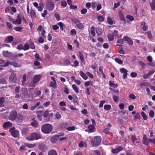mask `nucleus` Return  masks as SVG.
I'll return each instance as SVG.
<instances>
[{
  "label": "nucleus",
  "instance_id": "nucleus-1",
  "mask_svg": "<svg viewBox=\"0 0 155 155\" xmlns=\"http://www.w3.org/2000/svg\"><path fill=\"white\" fill-rule=\"evenodd\" d=\"M41 130L45 134H49L51 132L53 127L51 124H44L41 127Z\"/></svg>",
  "mask_w": 155,
  "mask_h": 155
},
{
  "label": "nucleus",
  "instance_id": "nucleus-2",
  "mask_svg": "<svg viewBox=\"0 0 155 155\" xmlns=\"http://www.w3.org/2000/svg\"><path fill=\"white\" fill-rule=\"evenodd\" d=\"M101 137L99 136H95L91 140V144L93 147L98 146L101 143Z\"/></svg>",
  "mask_w": 155,
  "mask_h": 155
},
{
  "label": "nucleus",
  "instance_id": "nucleus-3",
  "mask_svg": "<svg viewBox=\"0 0 155 155\" xmlns=\"http://www.w3.org/2000/svg\"><path fill=\"white\" fill-rule=\"evenodd\" d=\"M17 116V112L14 110L12 111L10 113L9 119V120L13 121L15 120Z\"/></svg>",
  "mask_w": 155,
  "mask_h": 155
},
{
  "label": "nucleus",
  "instance_id": "nucleus-4",
  "mask_svg": "<svg viewBox=\"0 0 155 155\" xmlns=\"http://www.w3.org/2000/svg\"><path fill=\"white\" fill-rule=\"evenodd\" d=\"M9 132L11 133V135L14 137H19V131L15 129V127H13L9 130Z\"/></svg>",
  "mask_w": 155,
  "mask_h": 155
},
{
  "label": "nucleus",
  "instance_id": "nucleus-5",
  "mask_svg": "<svg viewBox=\"0 0 155 155\" xmlns=\"http://www.w3.org/2000/svg\"><path fill=\"white\" fill-rule=\"evenodd\" d=\"M46 8L49 11H52L54 7V4L50 0H47L46 3Z\"/></svg>",
  "mask_w": 155,
  "mask_h": 155
},
{
  "label": "nucleus",
  "instance_id": "nucleus-6",
  "mask_svg": "<svg viewBox=\"0 0 155 155\" xmlns=\"http://www.w3.org/2000/svg\"><path fill=\"white\" fill-rule=\"evenodd\" d=\"M17 77L16 74L14 73H12L9 76V81L11 83H16Z\"/></svg>",
  "mask_w": 155,
  "mask_h": 155
},
{
  "label": "nucleus",
  "instance_id": "nucleus-7",
  "mask_svg": "<svg viewBox=\"0 0 155 155\" xmlns=\"http://www.w3.org/2000/svg\"><path fill=\"white\" fill-rule=\"evenodd\" d=\"M17 118L16 121L18 124L21 123L24 120L23 116L21 114H18Z\"/></svg>",
  "mask_w": 155,
  "mask_h": 155
},
{
  "label": "nucleus",
  "instance_id": "nucleus-8",
  "mask_svg": "<svg viewBox=\"0 0 155 155\" xmlns=\"http://www.w3.org/2000/svg\"><path fill=\"white\" fill-rule=\"evenodd\" d=\"M120 70L121 73L123 74V78L124 79L126 78H127V70L124 68H122L120 69Z\"/></svg>",
  "mask_w": 155,
  "mask_h": 155
},
{
  "label": "nucleus",
  "instance_id": "nucleus-9",
  "mask_svg": "<svg viewBox=\"0 0 155 155\" xmlns=\"http://www.w3.org/2000/svg\"><path fill=\"white\" fill-rule=\"evenodd\" d=\"M53 116V114L52 113L50 114L48 111H45L43 114V117L45 118L46 119V120H49L50 117H52Z\"/></svg>",
  "mask_w": 155,
  "mask_h": 155
},
{
  "label": "nucleus",
  "instance_id": "nucleus-10",
  "mask_svg": "<svg viewBox=\"0 0 155 155\" xmlns=\"http://www.w3.org/2000/svg\"><path fill=\"white\" fill-rule=\"evenodd\" d=\"M21 22V18L20 14H18L17 16V18L15 21H13V24L17 23L18 25L20 24Z\"/></svg>",
  "mask_w": 155,
  "mask_h": 155
},
{
  "label": "nucleus",
  "instance_id": "nucleus-11",
  "mask_svg": "<svg viewBox=\"0 0 155 155\" xmlns=\"http://www.w3.org/2000/svg\"><path fill=\"white\" fill-rule=\"evenodd\" d=\"M123 149V147L121 146H118L115 149H112V152L113 153H116L119 151H121Z\"/></svg>",
  "mask_w": 155,
  "mask_h": 155
},
{
  "label": "nucleus",
  "instance_id": "nucleus-12",
  "mask_svg": "<svg viewBox=\"0 0 155 155\" xmlns=\"http://www.w3.org/2000/svg\"><path fill=\"white\" fill-rule=\"evenodd\" d=\"M13 38H14L12 36H9L5 38L4 41L7 43H10L13 40Z\"/></svg>",
  "mask_w": 155,
  "mask_h": 155
},
{
  "label": "nucleus",
  "instance_id": "nucleus-13",
  "mask_svg": "<svg viewBox=\"0 0 155 155\" xmlns=\"http://www.w3.org/2000/svg\"><path fill=\"white\" fill-rule=\"evenodd\" d=\"M32 122H31V126L34 127H36L38 126V123L36 120H35V118H33L32 119Z\"/></svg>",
  "mask_w": 155,
  "mask_h": 155
},
{
  "label": "nucleus",
  "instance_id": "nucleus-14",
  "mask_svg": "<svg viewBox=\"0 0 155 155\" xmlns=\"http://www.w3.org/2000/svg\"><path fill=\"white\" fill-rule=\"evenodd\" d=\"M21 95H23L24 96H26L28 94V92L27 89L25 88H22L21 89Z\"/></svg>",
  "mask_w": 155,
  "mask_h": 155
},
{
  "label": "nucleus",
  "instance_id": "nucleus-15",
  "mask_svg": "<svg viewBox=\"0 0 155 155\" xmlns=\"http://www.w3.org/2000/svg\"><path fill=\"white\" fill-rule=\"evenodd\" d=\"M41 76L40 75H35L34 76L33 82L36 83L38 82Z\"/></svg>",
  "mask_w": 155,
  "mask_h": 155
},
{
  "label": "nucleus",
  "instance_id": "nucleus-16",
  "mask_svg": "<svg viewBox=\"0 0 155 155\" xmlns=\"http://www.w3.org/2000/svg\"><path fill=\"white\" fill-rule=\"evenodd\" d=\"M12 126V124L11 122L8 121L5 122L3 124L4 128H7L9 127H11Z\"/></svg>",
  "mask_w": 155,
  "mask_h": 155
},
{
  "label": "nucleus",
  "instance_id": "nucleus-17",
  "mask_svg": "<svg viewBox=\"0 0 155 155\" xmlns=\"http://www.w3.org/2000/svg\"><path fill=\"white\" fill-rule=\"evenodd\" d=\"M11 54L12 53L11 52L8 51H3V54L5 57H9L11 56Z\"/></svg>",
  "mask_w": 155,
  "mask_h": 155
},
{
  "label": "nucleus",
  "instance_id": "nucleus-18",
  "mask_svg": "<svg viewBox=\"0 0 155 155\" xmlns=\"http://www.w3.org/2000/svg\"><path fill=\"white\" fill-rule=\"evenodd\" d=\"M143 143L146 145H147L149 144V142L147 140V137L145 135H144L143 138Z\"/></svg>",
  "mask_w": 155,
  "mask_h": 155
},
{
  "label": "nucleus",
  "instance_id": "nucleus-19",
  "mask_svg": "<svg viewBox=\"0 0 155 155\" xmlns=\"http://www.w3.org/2000/svg\"><path fill=\"white\" fill-rule=\"evenodd\" d=\"M89 129L88 132L91 133L95 131V128L94 126L92 125H89L88 127Z\"/></svg>",
  "mask_w": 155,
  "mask_h": 155
},
{
  "label": "nucleus",
  "instance_id": "nucleus-20",
  "mask_svg": "<svg viewBox=\"0 0 155 155\" xmlns=\"http://www.w3.org/2000/svg\"><path fill=\"white\" fill-rule=\"evenodd\" d=\"M119 14L120 18L121 21H124V22H125L126 21L125 20V18L122 12L120 11H119Z\"/></svg>",
  "mask_w": 155,
  "mask_h": 155
},
{
  "label": "nucleus",
  "instance_id": "nucleus-21",
  "mask_svg": "<svg viewBox=\"0 0 155 155\" xmlns=\"http://www.w3.org/2000/svg\"><path fill=\"white\" fill-rule=\"evenodd\" d=\"M32 134L34 140H37L41 138L40 135L36 133H33Z\"/></svg>",
  "mask_w": 155,
  "mask_h": 155
},
{
  "label": "nucleus",
  "instance_id": "nucleus-22",
  "mask_svg": "<svg viewBox=\"0 0 155 155\" xmlns=\"http://www.w3.org/2000/svg\"><path fill=\"white\" fill-rule=\"evenodd\" d=\"M58 135H55L51 137V140L52 143H55L58 140Z\"/></svg>",
  "mask_w": 155,
  "mask_h": 155
},
{
  "label": "nucleus",
  "instance_id": "nucleus-23",
  "mask_svg": "<svg viewBox=\"0 0 155 155\" xmlns=\"http://www.w3.org/2000/svg\"><path fill=\"white\" fill-rule=\"evenodd\" d=\"M150 7L152 10H155V0H152V2L150 3Z\"/></svg>",
  "mask_w": 155,
  "mask_h": 155
},
{
  "label": "nucleus",
  "instance_id": "nucleus-24",
  "mask_svg": "<svg viewBox=\"0 0 155 155\" xmlns=\"http://www.w3.org/2000/svg\"><path fill=\"white\" fill-rule=\"evenodd\" d=\"M71 20L75 23L77 26L79 23L81 22V21L75 18H71Z\"/></svg>",
  "mask_w": 155,
  "mask_h": 155
},
{
  "label": "nucleus",
  "instance_id": "nucleus-25",
  "mask_svg": "<svg viewBox=\"0 0 155 155\" xmlns=\"http://www.w3.org/2000/svg\"><path fill=\"white\" fill-rule=\"evenodd\" d=\"M48 155H58L56 151L54 150H51L48 152Z\"/></svg>",
  "mask_w": 155,
  "mask_h": 155
},
{
  "label": "nucleus",
  "instance_id": "nucleus-26",
  "mask_svg": "<svg viewBox=\"0 0 155 155\" xmlns=\"http://www.w3.org/2000/svg\"><path fill=\"white\" fill-rule=\"evenodd\" d=\"M80 74L81 76L84 80H86L87 78V76L83 71H80Z\"/></svg>",
  "mask_w": 155,
  "mask_h": 155
},
{
  "label": "nucleus",
  "instance_id": "nucleus-27",
  "mask_svg": "<svg viewBox=\"0 0 155 155\" xmlns=\"http://www.w3.org/2000/svg\"><path fill=\"white\" fill-rule=\"evenodd\" d=\"M68 125V124L66 123H62L60 125V127L61 128L64 129L67 127Z\"/></svg>",
  "mask_w": 155,
  "mask_h": 155
},
{
  "label": "nucleus",
  "instance_id": "nucleus-28",
  "mask_svg": "<svg viewBox=\"0 0 155 155\" xmlns=\"http://www.w3.org/2000/svg\"><path fill=\"white\" fill-rule=\"evenodd\" d=\"M150 84L148 82H142L140 84V86L142 87L148 86Z\"/></svg>",
  "mask_w": 155,
  "mask_h": 155
},
{
  "label": "nucleus",
  "instance_id": "nucleus-29",
  "mask_svg": "<svg viewBox=\"0 0 155 155\" xmlns=\"http://www.w3.org/2000/svg\"><path fill=\"white\" fill-rule=\"evenodd\" d=\"M109 85L111 87L114 88L117 87V84H114V81H109Z\"/></svg>",
  "mask_w": 155,
  "mask_h": 155
},
{
  "label": "nucleus",
  "instance_id": "nucleus-30",
  "mask_svg": "<svg viewBox=\"0 0 155 155\" xmlns=\"http://www.w3.org/2000/svg\"><path fill=\"white\" fill-rule=\"evenodd\" d=\"M26 139L27 140L30 141H33L34 140V139H33V136L32 134V133L30 135L28 136L26 138Z\"/></svg>",
  "mask_w": 155,
  "mask_h": 155
},
{
  "label": "nucleus",
  "instance_id": "nucleus-31",
  "mask_svg": "<svg viewBox=\"0 0 155 155\" xmlns=\"http://www.w3.org/2000/svg\"><path fill=\"white\" fill-rule=\"evenodd\" d=\"M5 101V98L4 97H1L0 98V107L4 106V103Z\"/></svg>",
  "mask_w": 155,
  "mask_h": 155
},
{
  "label": "nucleus",
  "instance_id": "nucleus-32",
  "mask_svg": "<svg viewBox=\"0 0 155 155\" xmlns=\"http://www.w3.org/2000/svg\"><path fill=\"white\" fill-rule=\"evenodd\" d=\"M114 36L113 35H112L110 34H108L107 35V38L108 40L110 41H112L114 39Z\"/></svg>",
  "mask_w": 155,
  "mask_h": 155
},
{
  "label": "nucleus",
  "instance_id": "nucleus-33",
  "mask_svg": "<svg viewBox=\"0 0 155 155\" xmlns=\"http://www.w3.org/2000/svg\"><path fill=\"white\" fill-rule=\"evenodd\" d=\"M30 13H31V15L32 18H35V17H36L35 13L33 10L31 9Z\"/></svg>",
  "mask_w": 155,
  "mask_h": 155
},
{
  "label": "nucleus",
  "instance_id": "nucleus-34",
  "mask_svg": "<svg viewBox=\"0 0 155 155\" xmlns=\"http://www.w3.org/2000/svg\"><path fill=\"white\" fill-rule=\"evenodd\" d=\"M36 114L38 117L42 116L43 114V111L41 110H38L36 111Z\"/></svg>",
  "mask_w": 155,
  "mask_h": 155
},
{
  "label": "nucleus",
  "instance_id": "nucleus-35",
  "mask_svg": "<svg viewBox=\"0 0 155 155\" xmlns=\"http://www.w3.org/2000/svg\"><path fill=\"white\" fill-rule=\"evenodd\" d=\"M25 145L26 147L29 148H32L35 146V144H29L27 143H25Z\"/></svg>",
  "mask_w": 155,
  "mask_h": 155
},
{
  "label": "nucleus",
  "instance_id": "nucleus-36",
  "mask_svg": "<svg viewBox=\"0 0 155 155\" xmlns=\"http://www.w3.org/2000/svg\"><path fill=\"white\" fill-rule=\"evenodd\" d=\"M79 56L81 61L83 62L84 61V57L82 53L80 51H79Z\"/></svg>",
  "mask_w": 155,
  "mask_h": 155
},
{
  "label": "nucleus",
  "instance_id": "nucleus-37",
  "mask_svg": "<svg viewBox=\"0 0 155 155\" xmlns=\"http://www.w3.org/2000/svg\"><path fill=\"white\" fill-rule=\"evenodd\" d=\"M96 33L97 35L100 36L102 34V32L101 28H98L96 31Z\"/></svg>",
  "mask_w": 155,
  "mask_h": 155
},
{
  "label": "nucleus",
  "instance_id": "nucleus-38",
  "mask_svg": "<svg viewBox=\"0 0 155 155\" xmlns=\"http://www.w3.org/2000/svg\"><path fill=\"white\" fill-rule=\"evenodd\" d=\"M72 87L73 90L76 93H79L78 89L75 84H73L72 85Z\"/></svg>",
  "mask_w": 155,
  "mask_h": 155
},
{
  "label": "nucleus",
  "instance_id": "nucleus-39",
  "mask_svg": "<svg viewBox=\"0 0 155 155\" xmlns=\"http://www.w3.org/2000/svg\"><path fill=\"white\" fill-rule=\"evenodd\" d=\"M22 78L23 80L22 81V84L23 85L25 83L26 81V74H24L23 75Z\"/></svg>",
  "mask_w": 155,
  "mask_h": 155
},
{
  "label": "nucleus",
  "instance_id": "nucleus-40",
  "mask_svg": "<svg viewBox=\"0 0 155 155\" xmlns=\"http://www.w3.org/2000/svg\"><path fill=\"white\" fill-rule=\"evenodd\" d=\"M141 114L144 120H145L147 119V116L145 114V113L144 112H141Z\"/></svg>",
  "mask_w": 155,
  "mask_h": 155
},
{
  "label": "nucleus",
  "instance_id": "nucleus-41",
  "mask_svg": "<svg viewBox=\"0 0 155 155\" xmlns=\"http://www.w3.org/2000/svg\"><path fill=\"white\" fill-rule=\"evenodd\" d=\"M18 57V56L17 54H13L12 56L11 59L12 60L15 61Z\"/></svg>",
  "mask_w": 155,
  "mask_h": 155
},
{
  "label": "nucleus",
  "instance_id": "nucleus-42",
  "mask_svg": "<svg viewBox=\"0 0 155 155\" xmlns=\"http://www.w3.org/2000/svg\"><path fill=\"white\" fill-rule=\"evenodd\" d=\"M111 108V106L110 105H105L104 106V109L106 110H110Z\"/></svg>",
  "mask_w": 155,
  "mask_h": 155
},
{
  "label": "nucleus",
  "instance_id": "nucleus-43",
  "mask_svg": "<svg viewBox=\"0 0 155 155\" xmlns=\"http://www.w3.org/2000/svg\"><path fill=\"white\" fill-rule=\"evenodd\" d=\"M115 61L119 64H123V62L121 59L118 58L115 59Z\"/></svg>",
  "mask_w": 155,
  "mask_h": 155
},
{
  "label": "nucleus",
  "instance_id": "nucleus-44",
  "mask_svg": "<svg viewBox=\"0 0 155 155\" xmlns=\"http://www.w3.org/2000/svg\"><path fill=\"white\" fill-rule=\"evenodd\" d=\"M21 131L22 134H25L28 131V129L27 128H25L22 129Z\"/></svg>",
  "mask_w": 155,
  "mask_h": 155
},
{
  "label": "nucleus",
  "instance_id": "nucleus-45",
  "mask_svg": "<svg viewBox=\"0 0 155 155\" xmlns=\"http://www.w3.org/2000/svg\"><path fill=\"white\" fill-rule=\"evenodd\" d=\"M107 21L109 24L112 25L113 24V21L110 17H108L107 18Z\"/></svg>",
  "mask_w": 155,
  "mask_h": 155
},
{
  "label": "nucleus",
  "instance_id": "nucleus-46",
  "mask_svg": "<svg viewBox=\"0 0 155 155\" xmlns=\"http://www.w3.org/2000/svg\"><path fill=\"white\" fill-rule=\"evenodd\" d=\"M74 101V103L76 104L77 105H78V100L77 96H75L73 98Z\"/></svg>",
  "mask_w": 155,
  "mask_h": 155
},
{
  "label": "nucleus",
  "instance_id": "nucleus-47",
  "mask_svg": "<svg viewBox=\"0 0 155 155\" xmlns=\"http://www.w3.org/2000/svg\"><path fill=\"white\" fill-rule=\"evenodd\" d=\"M6 83V81L4 78H2L0 79V84H4Z\"/></svg>",
  "mask_w": 155,
  "mask_h": 155
},
{
  "label": "nucleus",
  "instance_id": "nucleus-48",
  "mask_svg": "<svg viewBox=\"0 0 155 155\" xmlns=\"http://www.w3.org/2000/svg\"><path fill=\"white\" fill-rule=\"evenodd\" d=\"M77 27L78 28L80 29H82L84 28V25L81 22L79 23Z\"/></svg>",
  "mask_w": 155,
  "mask_h": 155
},
{
  "label": "nucleus",
  "instance_id": "nucleus-49",
  "mask_svg": "<svg viewBox=\"0 0 155 155\" xmlns=\"http://www.w3.org/2000/svg\"><path fill=\"white\" fill-rule=\"evenodd\" d=\"M119 53L120 54H124L125 53L124 51L123 50L122 47H119Z\"/></svg>",
  "mask_w": 155,
  "mask_h": 155
},
{
  "label": "nucleus",
  "instance_id": "nucleus-50",
  "mask_svg": "<svg viewBox=\"0 0 155 155\" xmlns=\"http://www.w3.org/2000/svg\"><path fill=\"white\" fill-rule=\"evenodd\" d=\"M113 98L115 102H117L118 101L119 98L117 96L114 95L113 96Z\"/></svg>",
  "mask_w": 155,
  "mask_h": 155
},
{
  "label": "nucleus",
  "instance_id": "nucleus-51",
  "mask_svg": "<svg viewBox=\"0 0 155 155\" xmlns=\"http://www.w3.org/2000/svg\"><path fill=\"white\" fill-rule=\"evenodd\" d=\"M17 48L19 50H24V46L21 44H20L17 46Z\"/></svg>",
  "mask_w": 155,
  "mask_h": 155
},
{
  "label": "nucleus",
  "instance_id": "nucleus-52",
  "mask_svg": "<svg viewBox=\"0 0 155 155\" xmlns=\"http://www.w3.org/2000/svg\"><path fill=\"white\" fill-rule=\"evenodd\" d=\"M22 28L21 27H17L15 28V30L18 31H21Z\"/></svg>",
  "mask_w": 155,
  "mask_h": 155
},
{
  "label": "nucleus",
  "instance_id": "nucleus-53",
  "mask_svg": "<svg viewBox=\"0 0 155 155\" xmlns=\"http://www.w3.org/2000/svg\"><path fill=\"white\" fill-rule=\"evenodd\" d=\"M55 117L57 119H59L61 117V114L57 112L55 114Z\"/></svg>",
  "mask_w": 155,
  "mask_h": 155
},
{
  "label": "nucleus",
  "instance_id": "nucleus-54",
  "mask_svg": "<svg viewBox=\"0 0 155 155\" xmlns=\"http://www.w3.org/2000/svg\"><path fill=\"white\" fill-rule=\"evenodd\" d=\"M29 48V46L28 44L27 43L25 44L24 46V50H28Z\"/></svg>",
  "mask_w": 155,
  "mask_h": 155
},
{
  "label": "nucleus",
  "instance_id": "nucleus-55",
  "mask_svg": "<svg viewBox=\"0 0 155 155\" xmlns=\"http://www.w3.org/2000/svg\"><path fill=\"white\" fill-rule=\"evenodd\" d=\"M67 130L68 131L74 130H75V128L73 126L68 127H67Z\"/></svg>",
  "mask_w": 155,
  "mask_h": 155
},
{
  "label": "nucleus",
  "instance_id": "nucleus-56",
  "mask_svg": "<svg viewBox=\"0 0 155 155\" xmlns=\"http://www.w3.org/2000/svg\"><path fill=\"white\" fill-rule=\"evenodd\" d=\"M127 18L130 20V21H132L134 20V18L133 16L130 15H127Z\"/></svg>",
  "mask_w": 155,
  "mask_h": 155
},
{
  "label": "nucleus",
  "instance_id": "nucleus-57",
  "mask_svg": "<svg viewBox=\"0 0 155 155\" xmlns=\"http://www.w3.org/2000/svg\"><path fill=\"white\" fill-rule=\"evenodd\" d=\"M98 20L100 22H102L104 20V17L102 16H99L98 17Z\"/></svg>",
  "mask_w": 155,
  "mask_h": 155
},
{
  "label": "nucleus",
  "instance_id": "nucleus-58",
  "mask_svg": "<svg viewBox=\"0 0 155 155\" xmlns=\"http://www.w3.org/2000/svg\"><path fill=\"white\" fill-rule=\"evenodd\" d=\"M70 32L71 35H75L76 34V31L74 29L71 30Z\"/></svg>",
  "mask_w": 155,
  "mask_h": 155
},
{
  "label": "nucleus",
  "instance_id": "nucleus-59",
  "mask_svg": "<svg viewBox=\"0 0 155 155\" xmlns=\"http://www.w3.org/2000/svg\"><path fill=\"white\" fill-rule=\"evenodd\" d=\"M59 105L61 106H66V105L64 101L60 102L59 103Z\"/></svg>",
  "mask_w": 155,
  "mask_h": 155
},
{
  "label": "nucleus",
  "instance_id": "nucleus-60",
  "mask_svg": "<svg viewBox=\"0 0 155 155\" xmlns=\"http://www.w3.org/2000/svg\"><path fill=\"white\" fill-rule=\"evenodd\" d=\"M140 116L139 113H137L134 116V119H139L140 118Z\"/></svg>",
  "mask_w": 155,
  "mask_h": 155
},
{
  "label": "nucleus",
  "instance_id": "nucleus-61",
  "mask_svg": "<svg viewBox=\"0 0 155 155\" xmlns=\"http://www.w3.org/2000/svg\"><path fill=\"white\" fill-rule=\"evenodd\" d=\"M11 64L15 67H18V64L15 62H11Z\"/></svg>",
  "mask_w": 155,
  "mask_h": 155
},
{
  "label": "nucleus",
  "instance_id": "nucleus-62",
  "mask_svg": "<svg viewBox=\"0 0 155 155\" xmlns=\"http://www.w3.org/2000/svg\"><path fill=\"white\" fill-rule=\"evenodd\" d=\"M58 24L60 26V28L61 29V30H63V23L61 22H60L58 23Z\"/></svg>",
  "mask_w": 155,
  "mask_h": 155
},
{
  "label": "nucleus",
  "instance_id": "nucleus-63",
  "mask_svg": "<svg viewBox=\"0 0 155 155\" xmlns=\"http://www.w3.org/2000/svg\"><path fill=\"white\" fill-rule=\"evenodd\" d=\"M55 16L56 19L58 20H59L60 18V16L57 12H56L55 13Z\"/></svg>",
  "mask_w": 155,
  "mask_h": 155
},
{
  "label": "nucleus",
  "instance_id": "nucleus-64",
  "mask_svg": "<svg viewBox=\"0 0 155 155\" xmlns=\"http://www.w3.org/2000/svg\"><path fill=\"white\" fill-rule=\"evenodd\" d=\"M87 11V10L86 8H83L81 10V13L82 14H85Z\"/></svg>",
  "mask_w": 155,
  "mask_h": 155
}]
</instances>
